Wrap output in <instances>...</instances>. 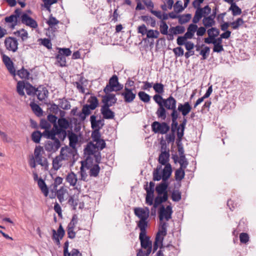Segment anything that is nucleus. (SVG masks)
<instances>
[{
    "label": "nucleus",
    "mask_w": 256,
    "mask_h": 256,
    "mask_svg": "<svg viewBox=\"0 0 256 256\" xmlns=\"http://www.w3.org/2000/svg\"><path fill=\"white\" fill-rule=\"evenodd\" d=\"M168 224L166 222H160V226L159 228L158 232L156 233L155 240L153 247V252H154L158 248V247L160 249L162 248L164 246L162 244L164 237L167 234Z\"/></svg>",
    "instance_id": "nucleus-1"
},
{
    "label": "nucleus",
    "mask_w": 256,
    "mask_h": 256,
    "mask_svg": "<svg viewBox=\"0 0 256 256\" xmlns=\"http://www.w3.org/2000/svg\"><path fill=\"white\" fill-rule=\"evenodd\" d=\"M122 88L123 86L119 83L118 76L114 75L110 79L108 84L105 87L104 91L106 94H108L112 91L120 90Z\"/></svg>",
    "instance_id": "nucleus-2"
},
{
    "label": "nucleus",
    "mask_w": 256,
    "mask_h": 256,
    "mask_svg": "<svg viewBox=\"0 0 256 256\" xmlns=\"http://www.w3.org/2000/svg\"><path fill=\"white\" fill-rule=\"evenodd\" d=\"M44 153L42 147L41 146H36L34 150V158L38 164L46 167L48 166V162L47 159L42 156Z\"/></svg>",
    "instance_id": "nucleus-3"
},
{
    "label": "nucleus",
    "mask_w": 256,
    "mask_h": 256,
    "mask_svg": "<svg viewBox=\"0 0 256 256\" xmlns=\"http://www.w3.org/2000/svg\"><path fill=\"white\" fill-rule=\"evenodd\" d=\"M152 130L154 133H158L162 134H166L170 130L169 126L164 122H160L155 121L152 124Z\"/></svg>",
    "instance_id": "nucleus-4"
},
{
    "label": "nucleus",
    "mask_w": 256,
    "mask_h": 256,
    "mask_svg": "<svg viewBox=\"0 0 256 256\" xmlns=\"http://www.w3.org/2000/svg\"><path fill=\"white\" fill-rule=\"evenodd\" d=\"M172 213V210L170 206H168L166 208L162 206L159 210V218L161 222H163L164 220L168 221L170 219Z\"/></svg>",
    "instance_id": "nucleus-5"
},
{
    "label": "nucleus",
    "mask_w": 256,
    "mask_h": 256,
    "mask_svg": "<svg viewBox=\"0 0 256 256\" xmlns=\"http://www.w3.org/2000/svg\"><path fill=\"white\" fill-rule=\"evenodd\" d=\"M64 130L60 128V127L57 126L56 124H54V128L50 130H46L44 131L43 132V136L44 137L47 138H50L52 140H56L57 139L56 138V136L58 135L60 133H64Z\"/></svg>",
    "instance_id": "nucleus-6"
},
{
    "label": "nucleus",
    "mask_w": 256,
    "mask_h": 256,
    "mask_svg": "<svg viewBox=\"0 0 256 256\" xmlns=\"http://www.w3.org/2000/svg\"><path fill=\"white\" fill-rule=\"evenodd\" d=\"M139 239L140 242L141 247L146 250L145 254L146 256H148L152 250V242L150 240V238L145 236H139Z\"/></svg>",
    "instance_id": "nucleus-7"
},
{
    "label": "nucleus",
    "mask_w": 256,
    "mask_h": 256,
    "mask_svg": "<svg viewBox=\"0 0 256 256\" xmlns=\"http://www.w3.org/2000/svg\"><path fill=\"white\" fill-rule=\"evenodd\" d=\"M4 45L7 50L14 52H16L18 48V40L13 37L6 38L4 40Z\"/></svg>",
    "instance_id": "nucleus-8"
},
{
    "label": "nucleus",
    "mask_w": 256,
    "mask_h": 256,
    "mask_svg": "<svg viewBox=\"0 0 256 256\" xmlns=\"http://www.w3.org/2000/svg\"><path fill=\"white\" fill-rule=\"evenodd\" d=\"M162 104L167 110H172V113H178V110H176V100L172 96H170L164 100Z\"/></svg>",
    "instance_id": "nucleus-9"
},
{
    "label": "nucleus",
    "mask_w": 256,
    "mask_h": 256,
    "mask_svg": "<svg viewBox=\"0 0 256 256\" xmlns=\"http://www.w3.org/2000/svg\"><path fill=\"white\" fill-rule=\"evenodd\" d=\"M121 96L124 97L126 102L130 103L134 101L136 96V92L134 88H124L123 92L121 93Z\"/></svg>",
    "instance_id": "nucleus-10"
},
{
    "label": "nucleus",
    "mask_w": 256,
    "mask_h": 256,
    "mask_svg": "<svg viewBox=\"0 0 256 256\" xmlns=\"http://www.w3.org/2000/svg\"><path fill=\"white\" fill-rule=\"evenodd\" d=\"M60 155L68 164V162L71 160L74 157V150L68 146L62 147Z\"/></svg>",
    "instance_id": "nucleus-11"
},
{
    "label": "nucleus",
    "mask_w": 256,
    "mask_h": 256,
    "mask_svg": "<svg viewBox=\"0 0 256 256\" xmlns=\"http://www.w3.org/2000/svg\"><path fill=\"white\" fill-rule=\"evenodd\" d=\"M54 141H48L45 144L44 148L46 151L54 152L60 148V142L58 139L52 140Z\"/></svg>",
    "instance_id": "nucleus-12"
},
{
    "label": "nucleus",
    "mask_w": 256,
    "mask_h": 256,
    "mask_svg": "<svg viewBox=\"0 0 256 256\" xmlns=\"http://www.w3.org/2000/svg\"><path fill=\"white\" fill-rule=\"evenodd\" d=\"M1 54L2 57V61L12 76H14L16 75V74L13 62L8 56L5 55L2 52L1 53Z\"/></svg>",
    "instance_id": "nucleus-13"
},
{
    "label": "nucleus",
    "mask_w": 256,
    "mask_h": 256,
    "mask_svg": "<svg viewBox=\"0 0 256 256\" xmlns=\"http://www.w3.org/2000/svg\"><path fill=\"white\" fill-rule=\"evenodd\" d=\"M90 162V160L89 158H87L86 160L85 168L90 170L89 174L90 176L96 177L98 176L100 172V168L98 164H95L90 166L89 164Z\"/></svg>",
    "instance_id": "nucleus-14"
},
{
    "label": "nucleus",
    "mask_w": 256,
    "mask_h": 256,
    "mask_svg": "<svg viewBox=\"0 0 256 256\" xmlns=\"http://www.w3.org/2000/svg\"><path fill=\"white\" fill-rule=\"evenodd\" d=\"M21 21L22 24L32 28H36L38 27L36 22L26 13L23 14L21 16Z\"/></svg>",
    "instance_id": "nucleus-15"
},
{
    "label": "nucleus",
    "mask_w": 256,
    "mask_h": 256,
    "mask_svg": "<svg viewBox=\"0 0 256 256\" xmlns=\"http://www.w3.org/2000/svg\"><path fill=\"white\" fill-rule=\"evenodd\" d=\"M111 104H104L100 109V112L105 119H112L114 117V113L110 109Z\"/></svg>",
    "instance_id": "nucleus-16"
},
{
    "label": "nucleus",
    "mask_w": 256,
    "mask_h": 256,
    "mask_svg": "<svg viewBox=\"0 0 256 256\" xmlns=\"http://www.w3.org/2000/svg\"><path fill=\"white\" fill-rule=\"evenodd\" d=\"M192 108L188 102H186L184 104H178V112H180L184 117L188 115L191 111Z\"/></svg>",
    "instance_id": "nucleus-17"
},
{
    "label": "nucleus",
    "mask_w": 256,
    "mask_h": 256,
    "mask_svg": "<svg viewBox=\"0 0 256 256\" xmlns=\"http://www.w3.org/2000/svg\"><path fill=\"white\" fill-rule=\"evenodd\" d=\"M67 163L65 160L60 156L58 155L56 156L52 160V168L56 170H58L62 166H65Z\"/></svg>",
    "instance_id": "nucleus-18"
},
{
    "label": "nucleus",
    "mask_w": 256,
    "mask_h": 256,
    "mask_svg": "<svg viewBox=\"0 0 256 256\" xmlns=\"http://www.w3.org/2000/svg\"><path fill=\"white\" fill-rule=\"evenodd\" d=\"M35 94L40 100H42L48 96V92L46 88L40 86L36 88Z\"/></svg>",
    "instance_id": "nucleus-19"
},
{
    "label": "nucleus",
    "mask_w": 256,
    "mask_h": 256,
    "mask_svg": "<svg viewBox=\"0 0 256 256\" xmlns=\"http://www.w3.org/2000/svg\"><path fill=\"white\" fill-rule=\"evenodd\" d=\"M68 137L69 140V145L72 149L74 150L78 142V138L76 134L72 132H68Z\"/></svg>",
    "instance_id": "nucleus-20"
},
{
    "label": "nucleus",
    "mask_w": 256,
    "mask_h": 256,
    "mask_svg": "<svg viewBox=\"0 0 256 256\" xmlns=\"http://www.w3.org/2000/svg\"><path fill=\"white\" fill-rule=\"evenodd\" d=\"M108 94L102 96V102L104 104L110 105L112 106L116 102L117 98L114 94Z\"/></svg>",
    "instance_id": "nucleus-21"
},
{
    "label": "nucleus",
    "mask_w": 256,
    "mask_h": 256,
    "mask_svg": "<svg viewBox=\"0 0 256 256\" xmlns=\"http://www.w3.org/2000/svg\"><path fill=\"white\" fill-rule=\"evenodd\" d=\"M168 186V183L166 181H162L161 183L158 184L156 188V190L158 195L161 194H168L166 190Z\"/></svg>",
    "instance_id": "nucleus-22"
},
{
    "label": "nucleus",
    "mask_w": 256,
    "mask_h": 256,
    "mask_svg": "<svg viewBox=\"0 0 256 256\" xmlns=\"http://www.w3.org/2000/svg\"><path fill=\"white\" fill-rule=\"evenodd\" d=\"M172 168L170 164H166L162 172V180L167 182L172 174Z\"/></svg>",
    "instance_id": "nucleus-23"
},
{
    "label": "nucleus",
    "mask_w": 256,
    "mask_h": 256,
    "mask_svg": "<svg viewBox=\"0 0 256 256\" xmlns=\"http://www.w3.org/2000/svg\"><path fill=\"white\" fill-rule=\"evenodd\" d=\"M90 121L91 122L92 128L94 130L96 128H98V130L102 128L103 124L100 120H96V116L92 115L90 118Z\"/></svg>",
    "instance_id": "nucleus-24"
},
{
    "label": "nucleus",
    "mask_w": 256,
    "mask_h": 256,
    "mask_svg": "<svg viewBox=\"0 0 256 256\" xmlns=\"http://www.w3.org/2000/svg\"><path fill=\"white\" fill-rule=\"evenodd\" d=\"M198 27L196 24H191L189 25L187 29V32L185 33L186 36L188 38V39H191L193 38L195 32H196Z\"/></svg>",
    "instance_id": "nucleus-25"
},
{
    "label": "nucleus",
    "mask_w": 256,
    "mask_h": 256,
    "mask_svg": "<svg viewBox=\"0 0 256 256\" xmlns=\"http://www.w3.org/2000/svg\"><path fill=\"white\" fill-rule=\"evenodd\" d=\"M134 213L136 216L140 218V220H147L148 218V216L144 211V208H136L134 209Z\"/></svg>",
    "instance_id": "nucleus-26"
},
{
    "label": "nucleus",
    "mask_w": 256,
    "mask_h": 256,
    "mask_svg": "<svg viewBox=\"0 0 256 256\" xmlns=\"http://www.w3.org/2000/svg\"><path fill=\"white\" fill-rule=\"evenodd\" d=\"M170 157L169 150L162 152L158 157V162L162 165L166 164Z\"/></svg>",
    "instance_id": "nucleus-27"
},
{
    "label": "nucleus",
    "mask_w": 256,
    "mask_h": 256,
    "mask_svg": "<svg viewBox=\"0 0 256 256\" xmlns=\"http://www.w3.org/2000/svg\"><path fill=\"white\" fill-rule=\"evenodd\" d=\"M66 180L71 186H75L78 181L76 175L73 172L68 173L66 176Z\"/></svg>",
    "instance_id": "nucleus-28"
},
{
    "label": "nucleus",
    "mask_w": 256,
    "mask_h": 256,
    "mask_svg": "<svg viewBox=\"0 0 256 256\" xmlns=\"http://www.w3.org/2000/svg\"><path fill=\"white\" fill-rule=\"evenodd\" d=\"M215 23L212 16H204L202 20V24L206 28L212 26L215 24Z\"/></svg>",
    "instance_id": "nucleus-29"
},
{
    "label": "nucleus",
    "mask_w": 256,
    "mask_h": 256,
    "mask_svg": "<svg viewBox=\"0 0 256 256\" xmlns=\"http://www.w3.org/2000/svg\"><path fill=\"white\" fill-rule=\"evenodd\" d=\"M168 195L166 194L163 195L162 196H156L154 200V202L152 204H154V208L156 209L160 204L162 202H165L168 200Z\"/></svg>",
    "instance_id": "nucleus-30"
},
{
    "label": "nucleus",
    "mask_w": 256,
    "mask_h": 256,
    "mask_svg": "<svg viewBox=\"0 0 256 256\" xmlns=\"http://www.w3.org/2000/svg\"><path fill=\"white\" fill-rule=\"evenodd\" d=\"M4 20L6 22L10 24V28L12 29L14 28L18 24V19L15 16L12 14L6 17Z\"/></svg>",
    "instance_id": "nucleus-31"
},
{
    "label": "nucleus",
    "mask_w": 256,
    "mask_h": 256,
    "mask_svg": "<svg viewBox=\"0 0 256 256\" xmlns=\"http://www.w3.org/2000/svg\"><path fill=\"white\" fill-rule=\"evenodd\" d=\"M159 107L156 112V114L158 118L165 120L166 118V110L163 104L158 106Z\"/></svg>",
    "instance_id": "nucleus-32"
},
{
    "label": "nucleus",
    "mask_w": 256,
    "mask_h": 256,
    "mask_svg": "<svg viewBox=\"0 0 256 256\" xmlns=\"http://www.w3.org/2000/svg\"><path fill=\"white\" fill-rule=\"evenodd\" d=\"M147 220H140L138 224V226L140 230V236H145L146 234V228L148 226Z\"/></svg>",
    "instance_id": "nucleus-33"
},
{
    "label": "nucleus",
    "mask_w": 256,
    "mask_h": 256,
    "mask_svg": "<svg viewBox=\"0 0 256 256\" xmlns=\"http://www.w3.org/2000/svg\"><path fill=\"white\" fill-rule=\"evenodd\" d=\"M38 186L45 196H47L48 194V190L44 181L41 178L38 182Z\"/></svg>",
    "instance_id": "nucleus-34"
},
{
    "label": "nucleus",
    "mask_w": 256,
    "mask_h": 256,
    "mask_svg": "<svg viewBox=\"0 0 256 256\" xmlns=\"http://www.w3.org/2000/svg\"><path fill=\"white\" fill-rule=\"evenodd\" d=\"M88 106L92 110H94L98 106V98L94 96H90L88 100Z\"/></svg>",
    "instance_id": "nucleus-35"
},
{
    "label": "nucleus",
    "mask_w": 256,
    "mask_h": 256,
    "mask_svg": "<svg viewBox=\"0 0 256 256\" xmlns=\"http://www.w3.org/2000/svg\"><path fill=\"white\" fill-rule=\"evenodd\" d=\"M26 84L24 81H18L16 85V91L20 96H24V89H26Z\"/></svg>",
    "instance_id": "nucleus-36"
},
{
    "label": "nucleus",
    "mask_w": 256,
    "mask_h": 256,
    "mask_svg": "<svg viewBox=\"0 0 256 256\" xmlns=\"http://www.w3.org/2000/svg\"><path fill=\"white\" fill-rule=\"evenodd\" d=\"M91 108L86 104L84 105L82 108V112L79 115L80 118L82 120H84L86 117L91 113Z\"/></svg>",
    "instance_id": "nucleus-37"
},
{
    "label": "nucleus",
    "mask_w": 256,
    "mask_h": 256,
    "mask_svg": "<svg viewBox=\"0 0 256 256\" xmlns=\"http://www.w3.org/2000/svg\"><path fill=\"white\" fill-rule=\"evenodd\" d=\"M53 238L56 239L58 244H60V240L58 238H56V236H58L60 237V239H62L64 235V230L62 228V226L60 225L58 230V234L56 233V231L55 230H53Z\"/></svg>",
    "instance_id": "nucleus-38"
},
{
    "label": "nucleus",
    "mask_w": 256,
    "mask_h": 256,
    "mask_svg": "<svg viewBox=\"0 0 256 256\" xmlns=\"http://www.w3.org/2000/svg\"><path fill=\"white\" fill-rule=\"evenodd\" d=\"M171 117H172V131L174 132L175 129H177L178 127V122H177V120L178 118V113H171Z\"/></svg>",
    "instance_id": "nucleus-39"
},
{
    "label": "nucleus",
    "mask_w": 256,
    "mask_h": 256,
    "mask_svg": "<svg viewBox=\"0 0 256 256\" xmlns=\"http://www.w3.org/2000/svg\"><path fill=\"white\" fill-rule=\"evenodd\" d=\"M184 169V168L180 167L176 170L174 177L176 180L180 181L184 178L185 176Z\"/></svg>",
    "instance_id": "nucleus-40"
},
{
    "label": "nucleus",
    "mask_w": 256,
    "mask_h": 256,
    "mask_svg": "<svg viewBox=\"0 0 256 256\" xmlns=\"http://www.w3.org/2000/svg\"><path fill=\"white\" fill-rule=\"evenodd\" d=\"M58 106L63 110H68L70 108V102L64 98L58 100Z\"/></svg>",
    "instance_id": "nucleus-41"
},
{
    "label": "nucleus",
    "mask_w": 256,
    "mask_h": 256,
    "mask_svg": "<svg viewBox=\"0 0 256 256\" xmlns=\"http://www.w3.org/2000/svg\"><path fill=\"white\" fill-rule=\"evenodd\" d=\"M162 166H158L156 168L153 172V180L159 181L162 179V174H160Z\"/></svg>",
    "instance_id": "nucleus-42"
},
{
    "label": "nucleus",
    "mask_w": 256,
    "mask_h": 256,
    "mask_svg": "<svg viewBox=\"0 0 256 256\" xmlns=\"http://www.w3.org/2000/svg\"><path fill=\"white\" fill-rule=\"evenodd\" d=\"M201 8H198L195 12L194 16L192 18V22L194 24L198 23L200 20L202 18V10Z\"/></svg>",
    "instance_id": "nucleus-43"
},
{
    "label": "nucleus",
    "mask_w": 256,
    "mask_h": 256,
    "mask_svg": "<svg viewBox=\"0 0 256 256\" xmlns=\"http://www.w3.org/2000/svg\"><path fill=\"white\" fill-rule=\"evenodd\" d=\"M141 19L147 24H150L152 27L154 28L156 26V22L153 18L148 16H142Z\"/></svg>",
    "instance_id": "nucleus-44"
},
{
    "label": "nucleus",
    "mask_w": 256,
    "mask_h": 256,
    "mask_svg": "<svg viewBox=\"0 0 256 256\" xmlns=\"http://www.w3.org/2000/svg\"><path fill=\"white\" fill-rule=\"evenodd\" d=\"M192 18L191 14H188L178 16V22L182 24L189 22Z\"/></svg>",
    "instance_id": "nucleus-45"
},
{
    "label": "nucleus",
    "mask_w": 256,
    "mask_h": 256,
    "mask_svg": "<svg viewBox=\"0 0 256 256\" xmlns=\"http://www.w3.org/2000/svg\"><path fill=\"white\" fill-rule=\"evenodd\" d=\"M17 74L20 78L28 80L30 74L26 70L22 68L17 72Z\"/></svg>",
    "instance_id": "nucleus-46"
},
{
    "label": "nucleus",
    "mask_w": 256,
    "mask_h": 256,
    "mask_svg": "<svg viewBox=\"0 0 256 256\" xmlns=\"http://www.w3.org/2000/svg\"><path fill=\"white\" fill-rule=\"evenodd\" d=\"M153 88L158 94H163L164 92V86L162 83L156 82L153 85Z\"/></svg>",
    "instance_id": "nucleus-47"
},
{
    "label": "nucleus",
    "mask_w": 256,
    "mask_h": 256,
    "mask_svg": "<svg viewBox=\"0 0 256 256\" xmlns=\"http://www.w3.org/2000/svg\"><path fill=\"white\" fill-rule=\"evenodd\" d=\"M96 148L94 144L89 142L85 148V152L88 155H93L96 150Z\"/></svg>",
    "instance_id": "nucleus-48"
},
{
    "label": "nucleus",
    "mask_w": 256,
    "mask_h": 256,
    "mask_svg": "<svg viewBox=\"0 0 256 256\" xmlns=\"http://www.w3.org/2000/svg\"><path fill=\"white\" fill-rule=\"evenodd\" d=\"M56 62L60 66L62 67L66 66V58L64 56L62 55L61 54L58 53L56 56Z\"/></svg>",
    "instance_id": "nucleus-49"
},
{
    "label": "nucleus",
    "mask_w": 256,
    "mask_h": 256,
    "mask_svg": "<svg viewBox=\"0 0 256 256\" xmlns=\"http://www.w3.org/2000/svg\"><path fill=\"white\" fill-rule=\"evenodd\" d=\"M14 34L20 37L22 41L26 40L28 38V33L27 31L24 28L17 30L14 32Z\"/></svg>",
    "instance_id": "nucleus-50"
},
{
    "label": "nucleus",
    "mask_w": 256,
    "mask_h": 256,
    "mask_svg": "<svg viewBox=\"0 0 256 256\" xmlns=\"http://www.w3.org/2000/svg\"><path fill=\"white\" fill-rule=\"evenodd\" d=\"M58 126L64 130L68 128L69 127V122L68 121L64 118H60L58 120Z\"/></svg>",
    "instance_id": "nucleus-51"
},
{
    "label": "nucleus",
    "mask_w": 256,
    "mask_h": 256,
    "mask_svg": "<svg viewBox=\"0 0 256 256\" xmlns=\"http://www.w3.org/2000/svg\"><path fill=\"white\" fill-rule=\"evenodd\" d=\"M43 136V132L41 133L40 131H35L32 134V139L36 143H39L40 138Z\"/></svg>",
    "instance_id": "nucleus-52"
},
{
    "label": "nucleus",
    "mask_w": 256,
    "mask_h": 256,
    "mask_svg": "<svg viewBox=\"0 0 256 256\" xmlns=\"http://www.w3.org/2000/svg\"><path fill=\"white\" fill-rule=\"evenodd\" d=\"M229 10L232 11L233 16H238L242 14L241 9L236 4H232Z\"/></svg>",
    "instance_id": "nucleus-53"
},
{
    "label": "nucleus",
    "mask_w": 256,
    "mask_h": 256,
    "mask_svg": "<svg viewBox=\"0 0 256 256\" xmlns=\"http://www.w3.org/2000/svg\"><path fill=\"white\" fill-rule=\"evenodd\" d=\"M140 99L144 102H148L150 101V96L144 92L141 91L138 93Z\"/></svg>",
    "instance_id": "nucleus-54"
},
{
    "label": "nucleus",
    "mask_w": 256,
    "mask_h": 256,
    "mask_svg": "<svg viewBox=\"0 0 256 256\" xmlns=\"http://www.w3.org/2000/svg\"><path fill=\"white\" fill-rule=\"evenodd\" d=\"M159 35L160 32L157 30H150L146 32V37L149 38H156Z\"/></svg>",
    "instance_id": "nucleus-55"
},
{
    "label": "nucleus",
    "mask_w": 256,
    "mask_h": 256,
    "mask_svg": "<svg viewBox=\"0 0 256 256\" xmlns=\"http://www.w3.org/2000/svg\"><path fill=\"white\" fill-rule=\"evenodd\" d=\"M26 90L27 94L29 96L34 95L36 92V88L29 83H26Z\"/></svg>",
    "instance_id": "nucleus-56"
},
{
    "label": "nucleus",
    "mask_w": 256,
    "mask_h": 256,
    "mask_svg": "<svg viewBox=\"0 0 256 256\" xmlns=\"http://www.w3.org/2000/svg\"><path fill=\"white\" fill-rule=\"evenodd\" d=\"M219 34V30L216 28H212L208 30V34L210 37L215 38Z\"/></svg>",
    "instance_id": "nucleus-57"
},
{
    "label": "nucleus",
    "mask_w": 256,
    "mask_h": 256,
    "mask_svg": "<svg viewBox=\"0 0 256 256\" xmlns=\"http://www.w3.org/2000/svg\"><path fill=\"white\" fill-rule=\"evenodd\" d=\"M182 2L180 0H178L174 6V10L176 13H180L182 12L184 8V6H182Z\"/></svg>",
    "instance_id": "nucleus-58"
},
{
    "label": "nucleus",
    "mask_w": 256,
    "mask_h": 256,
    "mask_svg": "<svg viewBox=\"0 0 256 256\" xmlns=\"http://www.w3.org/2000/svg\"><path fill=\"white\" fill-rule=\"evenodd\" d=\"M210 52V48L207 46H204V48L200 52V54L202 56V59L203 60L206 59L209 55Z\"/></svg>",
    "instance_id": "nucleus-59"
},
{
    "label": "nucleus",
    "mask_w": 256,
    "mask_h": 256,
    "mask_svg": "<svg viewBox=\"0 0 256 256\" xmlns=\"http://www.w3.org/2000/svg\"><path fill=\"white\" fill-rule=\"evenodd\" d=\"M244 20L242 18H238L236 21L233 22L230 24L232 28L234 30L238 29L240 26L242 24Z\"/></svg>",
    "instance_id": "nucleus-60"
},
{
    "label": "nucleus",
    "mask_w": 256,
    "mask_h": 256,
    "mask_svg": "<svg viewBox=\"0 0 256 256\" xmlns=\"http://www.w3.org/2000/svg\"><path fill=\"white\" fill-rule=\"evenodd\" d=\"M178 162L180 164V167L184 168H186L188 164L185 156H180Z\"/></svg>",
    "instance_id": "nucleus-61"
},
{
    "label": "nucleus",
    "mask_w": 256,
    "mask_h": 256,
    "mask_svg": "<svg viewBox=\"0 0 256 256\" xmlns=\"http://www.w3.org/2000/svg\"><path fill=\"white\" fill-rule=\"evenodd\" d=\"M168 28L166 23L164 21H162L160 26V32L162 34H168Z\"/></svg>",
    "instance_id": "nucleus-62"
},
{
    "label": "nucleus",
    "mask_w": 256,
    "mask_h": 256,
    "mask_svg": "<svg viewBox=\"0 0 256 256\" xmlns=\"http://www.w3.org/2000/svg\"><path fill=\"white\" fill-rule=\"evenodd\" d=\"M40 126L42 129H44V131L50 130L49 129L50 128V123L45 120H40Z\"/></svg>",
    "instance_id": "nucleus-63"
},
{
    "label": "nucleus",
    "mask_w": 256,
    "mask_h": 256,
    "mask_svg": "<svg viewBox=\"0 0 256 256\" xmlns=\"http://www.w3.org/2000/svg\"><path fill=\"white\" fill-rule=\"evenodd\" d=\"M100 134L98 128L94 130L92 133V138L94 142L98 141L100 139Z\"/></svg>",
    "instance_id": "nucleus-64"
}]
</instances>
